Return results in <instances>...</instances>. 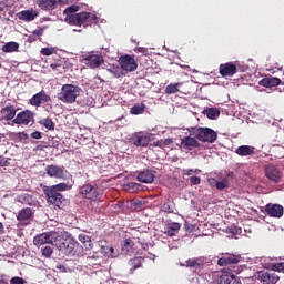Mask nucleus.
I'll return each mask as SVG.
<instances>
[{"mask_svg":"<svg viewBox=\"0 0 284 284\" xmlns=\"http://www.w3.org/2000/svg\"><path fill=\"white\" fill-rule=\"evenodd\" d=\"M190 136H195L197 141L202 143H215L219 139L216 131L210 128L192 126L187 129Z\"/></svg>","mask_w":284,"mask_h":284,"instance_id":"1","label":"nucleus"},{"mask_svg":"<svg viewBox=\"0 0 284 284\" xmlns=\"http://www.w3.org/2000/svg\"><path fill=\"white\" fill-rule=\"evenodd\" d=\"M81 87L74 84H63L58 93V99L62 103H77V99L81 97Z\"/></svg>","mask_w":284,"mask_h":284,"instance_id":"2","label":"nucleus"},{"mask_svg":"<svg viewBox=\"0 0 284 284\" xmlns=\"http://www.w3.org/2000/svg\"><path fill=\"white\" fill-rule=\"evenodd\" d=\"M67 21L70 26H83V28H88V26L97 23V16L91 12H80L67 17Z\"/></svg>","mask_w":284,"mask_h":284,"instance_id":"3","label":"nucleus"},{"mask_svg":"<svg viewBox=\"0 0 284 284\" xmlns=\"http://www.w3.org/2000/svg\"><path fill=\"white\" fill-rule=\"evenodd\" d=\"M43 193L48 205H52L54 210H63L68 205V200L63 197V194L50 191V189H43Z\"/></svg>","mask_w":284,"mask_h":284,"instance_id":"4","label":"nucleus"},{"mask_svg":"<svg viewBox=\"0 0 284 284\" xmlns=\"http://www.w3.org/2000/svg\"><path fill=\"white\" fill-rule=\"evenodd\" d=\"M79 194L89 201H101L103 196V193H101L99 186L90 183H85L84 185L80 186Z\"/></svg>","mask_w":284,"mask_h":284,"instance_id":"5","label":"nucleus"},{"mask_svg":"<svg viewBox=\"0 0 284 284\" xmlns=\"http://www.w3.org/2000/svg\"><path fill=\"white\" fill-rule=\"evenodd\" d=\"M130 141L135 148H148L150 141H152V133L145 131L135 132L132 134Z\"/></svg>","mask_w":284,"mask_h":284,"instance_id":"6","label":"nucleus"},{"mask_svg":"<svg viewBox=\"0 0 284 284\" xmlns=\"http://www.w3.org/2000/svg\"><path fill=\"white\" fill-rule=\"evenodd\" d=\"M81 63H85L88 68L95 69L103 65V55L101 54H93V53H84L80 57Z\"/></svg>","mask_w":284,"mask_h":284,"instance_id":"7","label":"nucleus"},{"mask_svg":"<svg viewBox=\"0 0 284 284\" xmlns=\"http://www.w3.org/2000/svg\"><path fill=\"white\" fill-rule=\"evenodd\" d=\"M264 172H265L266 179H268L271 183H281V181H283V171H281V169H278L274 164L265 165Z\"/></svg>","mask_w":284,"mask_h":284,"instance_id":"8","label":"nucleus"},{"mask_svg":"<svg viewBox=\"0 0 284 284\" xmlns=\"http://www.w3.org/2000/svg\"><path fill=\"white\" fill-rule=\"evenodd\" d=\"M257 281L262 284H277L281 277L274 271H260L257 272Z\"/></svg>","mask_w":284,"mask_h":284,"instance_id":"9","label":"nucleus"},{"mask_svg":"<svg viewBox=\"0 0 284 284\" xmlns=\"http://www.w3.org/2000/svg\"><path fill=\"white\" fill-rule=\"evenodd\" d=\"M12 123L16 125H30V123H34V113L30 110L21 111L12 120Z\"/></svg>","mask_w":284,"mask_h":284,"instance_id":"10","label":"nucleus"},{"mask_svg":"<svg viewBox=\"0 0 284 284\" xmlns=\"http://www.w3.org/2000/svg\"><path fill=\"white\" fill-rule=\"evenodd\" d=\"M241 255L232 253H222V256L217 260L220 267H227L229 265H239L241 263Z\"/></svg>","mask_w":284,"mask_h":284,"instance_id":"11","label":"nucleus"},{"mask_svg":"<svg viewBox=\"0 0 284 284\" xmlns=\"http://www.w3.org/2000/svg\"><path fill=\"white\" fill-rule=\"evenodd\" d=\"M119 63L125 73L134 72L136 68H139L136 60L132 55H128V54L120 57Z\"/></svg>","mask_w":284,"mask_h":284,"instance_id":"12","label":"nucleus"},{"mask_svg":"<svg viewBox=\"0 0 284 284\" xmlns=\"http://www.w3.org/2000/svg\"><path fill=\"white\" fill-rule=\"evenodd\" d=\"M52 101V98L45 93L44 90L36 93L30 100L29 103L30 105H33V108H41L43 103H50Z\"/></svg>","mask_w":284,"mask_h":284,"instance_id":"13","label":"nucleus"},{"mask_svg":"<svg viewBox=\"0 0 284 284\" xmlns=\"http://www.w3.org/2000/svg\"><path fill=\"white\" fill-rule=\"evenodd\" d=\"M54 241V232H44L33 237V245L41 247V245H52Z\"/></svg>","mask_w":284,"mask_h":284,"instance_id":"14","label":"nucleus"},{"mask_svg":"<svg viewBox=\"0 0 284 284\" xmlns=\"http://www.w3.org/2000/svg\"><path fill=\"white\" fill-rule=\"evenodd\" d=\"M45 173L52 179H64L65 178V168L59 165H47Z\"/></svg>","mask_w":284,"mask_h":284,"instance_id":"15","label":"nucleus"},{"mask_svg":"<svg viewBox=\"0 0 284 284\" xmlns=\"http://www.w3.org/2000/svg\"><path fill=\"white\" fill-rule=\"evenodd\" d=\"M1 121H14L17 116V108L12 104H8L7 106L0 110Z\"/></svg>","mask_w":284,"mask_h":284,"instance_id":"16","label":"nucleus"},{"mask_svg":"<svg viewBox=\"0 0 284 284\" xmlns=\"http://www.w3.org/2000/svg\"><path fill=\"white\" fill-rule=\"evenodd\" d=\"M17 17L20 21H26L27 23H30L31 21H34L37 17H39V12L34 9H28L18 12Z\"/></svg>","mask_w":284,"mask_h":284,"instance_id":"17","label":"nucleus"},{"mask_svg":"<svg viewBox=\"0 0 284 284\" xmlns=\"http://www.w3.org/2000/svg\"><path fill=\"white\" fill-rule=\"evenodd\" d=\"M37 6L40 7L41 10L51 11L57 9V3H65L63 0H37Z\"/></svg>","mask_w":284,"mask_h":284,"instance_id":"18","label":"nucleus"},{"mask_svg":"<svg viewBox=\"0 0 284 284\" xmlns=\"http://www.w3.org/2000/svg\"><path fill=\"white\" fill-rule=\"evenodd\" d=\"M265 212L268 216H273L274 219H281L284 214L283 206L278 204H267L265 206Z\"/></svg>","mask_w":284,"mask_h":284,"instance_id":"19","label":"nucleus"},{"mask_svg":"<svg viewBox=\"0 0 284 284\" xmlns=\"http://www.w3.org/2000/svg\"><path fill=\"white\" fill-rule=\"evenodd\" d=\"M236 72H239V69H236V64L232 62H227L220 65L221 77H234Z\"/></svg>","mask_w":284,"mask_h":284,"instance_id":"20","label":"nucleus"},{"mask_svg":"<svg viewBox=\"0 0 284 284\" xmlns=\"http://www.w3.org/2000/svg\"><path fill=\"white\" fill-rule=\"evenodd\" d=\"M77 247H79V242H77L74 239H69L64 250H62V254H65V256H74L77 254Z\"/></svg>","mask_w":284,"mask_h":284,"instance_id":"21","label":"nucleus"},{"mask_svg":"<svg viewBox=\"0 0 284 284\" xmlns=\"http://www.w3.org/2000/svg\"><path fill=\"white\" fill-rule=\"evenodd\" d=\"M69 239H64L63 235H59L57 232H53V240L51 245H54L59 252H63Z\"/></svg>","mask_w":284,"mask_h":284,"instance_id":"22","label":"nucleus"},{"mask_svg":"<svg viewBox=\"0 0 284 284\" xmlns=\"http://www.w3.org/2000/svg\"><path fill=\"white\" fill-rule=\"evenodd\" d=\"M181 146L184 148L185 150H191L192 148H201V143H199L196 136H184L181 140Z\"/></svg>","mask_w":284,"mask_h":284,"instance_id":"23","label":"nucleus"},{"mask_svg":"<svg viewBox=\"0 0 284 284\" xmlns=\"http://www.w3.org/2000/svg\"><path fill=\"white\" fill-rule=\"evenodd\" d=\"M235 154H237V156H254V154H256V148L252 145H241L235 149Z\"/></svg>","mask_w":284,"mask_h":284,"instance_id":"24","label":"nucleus"},{"mask_svg":"<svg viewBox=\"0 0 284 284\" xmlns=\"http://www.w3.org/2000/svg\"><path fill=\"white\" fill-rule=\"evenodd\" d=\"M181 230V223L179 222H172V223H168L164 226V231L163 233L166 236H176L178 232Z\"/></svg>","mask_w":284,"mask_h":284,"instance_id":"25","label":"nucleus"},{"mask_svg":"<svg viewBox=\"0 0 284 284\" xmlns=\"http://www.w3.org/2000/svg\"><path fill=\"white\" fill-rule=\"evenodd\" d=\"M144 261H145V258H143V257H133V258L129 260L128 267L130 270V274H134V272H136V270H140V267H143Z\"/></svg>","mask_w":284,"mask_h":284,"instance_id":"26","label":"nucleus"},{"mask_svg":"<svg viewBox=\"0 0 284 284\" xmlns=\"http://www.w3.org/2000/svg\"><path fill=\"white\" fill-rule=\"evenodd\" d=\"M154 178L152 170H144L138 173V181H140V183H152Z\"/></svg>","mask_w":284,"mask_h":284,"instance_id":"27","label":"nucleus"},{"mask_svg":"<svg viewBox=\"0 0 284 284\" xmlns=\"http://www.w3.org/2000/svg\"><path fill=\"white\" fill-rule=\"evenodd\" d=\"M282 81L278 78H264L260 81V85H263V88H276L281 85Z\"/></svg>","mask_w":284,"mask_h":284,"instance_id":"28","label":"nucleus"},{"mask_svg":"<svg viewBox=\"0 0 284 284\" xmlns=\"http://www.w3.org/2000/svg\"><path fill=\"white\" fill-rule=\"evenodd\" d=\"M186 266L193 270H201L205 266V258L194 257L186 261Z\"/></svg>","mask_w":284,"mask_h":284,"instance_id":"29","label":"nucleus"},{"mask_svg":"<svg viewBox=\"0 0 284 284\" xmlns=\"http://www.w3.org/2000/svg\"><path fill=\"white\" fill-rule=\"evenodd\" d=\"M219 284H241V280L235 275L223 274L219 278Z\"/></svg>","mask_w":284,"mask_h":284,"instance_id":"30","label":"nucleus"},{"mask_svg":"<svg viewBox=\"0 0 284 284\" xmlns=\"http://www.w3.org/2000/svg\"><path fill=\"white\" fill-rule=\"evenodd\" d=\"M32 214L34 213L32 212L31 207L22 209L19 211L17 220L20 221L21 223H23V221H30V219H32Z\"/></svg>","mask_w":284,"mask_h":284,"instance_id":"31","label":"nucleus"},{"mask_svg":"<svg viewBox=\"0 0 284 284\" xmlns=\"http://www.w3.org/2000/svg\"><path fill=\"white\" fill-rule=\"evenodd\" d=\"M78 239L84 245V250L90 251L92 250V247H94V244L92 243V237H90V235H87L85 233H81L78 236Z\"/></svg>","mask_w":284,"mask_h":284,"instance_id":"32","label":"nucleus"},{"mask_svg":"<svg viewBox=\"0 0 284 284\" xmlns=\"http://www.w3.org/2000/svg\"><path fill=\"white\" fill-rule=\"evenodd\" d=\"M183 85V82H178V83H170L165 88V94H176L179 92V88Z\"/></svg>","mask_w":284,"mask_h":284,"instance_id":"33","label":"nucleus"},{"mask_svg":"<svg viewBox=\"0 0 284 284\" xmlns=\"http://www.w3.org/2000/svg\"><path fill=\"white\" fill-rule=\"evenodd\" d=\"M19 50V43L17 42H8L2 47V52H18Z\"/></svg>","mask_w":284,"mask_h":284,"instance_id":"34","label":"nucleus"},{"mask_svg":"<svg viewBox=\"0 0 284 284\" xmlns=\"http://www.w3.org/2000/svg\"><path fill=\"white\" fill-rule=\"evenodd\" d=\"M40 125H43V128H45L47 130H50V132H53L55 124L54 121H52V119L50 118H45L39 121Z\"/></svg>","mask_w":284,"mask_h":284,"instance_id":"35","label":"nucleus"},{"mask_svg":"<svg viewBox=\"0 0 284 284\" xmlns=\"http://www.w3.org/2000/svg\"><path fill=\"white\" fill-rule=\"evenodd\" d=\"M47 190H50L51 192H55V193H61V192H65V190H68V184L67 183H59L52 186H47Z\"/></svg>","mask_w":284,"mask_h":284,"instance_id":"36","label":"nucleus"},{"mask_svg":"<svg viewBox=\"0 0 284 284\" xmlns=\"http://www.w3.org/2000/svg\"><path fill=\"white\" fill-rule=\"evenodd\" d=\"M204 114L207 116V119L214 120L216 116L221 115V111L215 108H210L205 110Z\"/></svg>","mask_w":284,"mask_h":284,"instance_id":"37","label":"nucleus"},{"mask_svg":"<svg viewBox=\"0 0 284 284\" xmlns=\"http://www.w3.org/2000/svg\"><path fill=\"white\" fill-rule=\"evenodd\" d=\"M145 112V104H135L131 108L130 113L134 115L143 114Z\"/></svg>","mask_w":284,"mask_h":284,"instance_id":"38","label":"nucleus"},{"mask_svg":"<svg viewBox=\"0 0 284 284\" xmlns=\"http://www.w3.org/2000/svg\"><path fill=\"white\" fill-rule=\"evenodd\" d=\"M109 72H111V74L114 75L116 79L125 75V71L121 67H113L112 69H109Z\"/></svg>","mask_w":284,"mask_h":284,"instance_id":"39","label":"nucleus"},{"mask_svg":"<svg viewBox=\"0 0 284 284\" xmlns=\"http://www.w3.org/2000/svg\"><path fill=\"white\" fill-rule=\"evenodd\" d=\"M125 190H128L129 192H132V193L139 192V190H141V184L130 182L129 184L125 185Z\"/></svg>","mask_w":284,"mask_h":284,"instance_id":"40","label":"nucleus"},{"mask_svg":"<svg viewBox=\"0 0 284 284\" xmlns=\"http://www.w3.org/2000/svg\"><path fill=\"white\" fill-rule=\"evenodd\" d=\"M41 254L42 256H44V258H50V256L54 254V250L52 248V246H44L43 248H41Z\"/></svg>","mask_w":284,"mask_h":284,"instance_id":"41","label":"nucleus"},{"mask_svg":"<svg viewBox=\"0 0 284 284\" xmlns=\"http://www.w3.org/2000/svg\"><path fill=\"white\" fill-rule=\"evenodd\" d=\"M74 12H79V6H70L67 9H64L63 14H67V17H70L72 14H75Z\"/></svg>","mask_w":284,"mask_h":284,"instance_id":"42","label":"nucleus"},{"mask_svg":"<svg viewBox=\"0 0 284 284\" xmlns=\"http://www.w3.org/2000/svg\"><path fill=\"white\" fill-rule=\"evenodd\" d=\"M50 68L52 70H61V68H63V60H55L54 62H51Z\"/></svg>","mask_w":284,"mask_h":284,"instance_id":"43","label":"nucleus"},{"mask_svg":"<svg viewBox=\"0 0 284 284\" xmlns=\"http://www.w3.org/2000/svg\"><path fill=\"white\" fill-rule=\"evenodd\" d=\"M57 51L54 50V48H42L41 49V54H43V57H52V54H54Z\"/></svg>","mask_w":284,"mask_h":284,"instance_id":"44","label":"nucleus"},{"mask_svg":"<svg viewBox=\"0 0 284 284\" xmlns=\"http://www.w3.org/2000/svg\"><path fill=\"white\" fill-rule=\"evenodd\" d=\"M229 182L226 179L222 180V181H217V184L215 185L216 190H225V187H227Z\"/></svg>","mask_w":284,"mask_h":284,"instance_id":"45","label":"nucleus"},{"mask_svg":"<svg viewBox=\"0 0 284 284\" xmlns=\"http://www.w3.org/2000/svg\"><path fill=\"white\" fill-rule=\"evenodd\" d=\"M102 252L105 254V256H112L114 254V247L102 246Z\"/></svg>","mask_w":284,"mask_h":284,"instance_id":"46","label":"nucleus"},{"mask_svg":"<svg viewBox=\"0 0 284 284\" xmlns=\"http://www.w3.org/2000/svg\"><path fill=\"white\" fill-rule=\"evenodd\" d=\"M10 284H26V280H23V277L16 276L10 280Z\"/></svg>","mask_w":284,"mask_h":284,"instance_id":"47","label":"nucleus"},{"mask_svg":"<svg viewBox=\"0 0 284 284\" xmlns=\"http://www.w3.org/2000/svg\"><path fill=\"white\" fill-rule=\"evenodd\" d=\"M123 247H126V250H132V247H134V242L130 239H125L123 241Z\"/></svg>","mask_w":284,"mask_h":284,"instance_id":"48","label":"nucleus"},{"mask_svg":"<svg viewBox=\"0 0 284 284\" xmlns=\"http://www.w3.org/2000/svg\"><path fill=\"white\" fill-rule=\"evenodd\" d=\"M191 185H201V178L193 175L190 178Z\"/></svg>","mask_w":284,"mask_h":284,"instance_id":"49","label":"nucleus"},{"mask_svg":"<svg viewBox=\"0 0 284 284\" xmlns=\"http://www.w3.org/2000/svg\"><path fill=\"white\" fill-rule=\"evenodd\" d=\"M8 165H10L8 158L0 155V168H8Z\"/></svg>","mask_w":284,"mask_h":284,"instance_id":"50","label":"nucleus"},{"mask_svg":"<svg viewBox=\"0 0 284 284\" xmlns=\"http://www.w3.org/2000/svg\"><path fill=\"white\" fill-rule=\"evenodd\" d=\"M152 146L153 148H161V150H163V148H165L164 144H163V139L158 140L156 142H153Z\"/></svg>","mask_w":284,"mask_h":284,"instance_id":"51","label":"nucleus"},{"mask_svg":"<svg viewBox=\"0 0 284 284\" xmlns=\"http://www.w3.org/2000/svg\"><path fill=\"white\" fill-rule=\"evenodd\" d=\"M230 232L231 234H234V236H236V234H241V227L231 226Z\"/></svg>","mask_w":284,"mask_h":284,"instance_id":"52","label":"nucleus"},{"mask_svg":"<svg viewBox=\"0 0 284 284\" xmlns=\"http://www.w3.org/2000/svg\"><path fill=\"white\" fill-rule=\"evenodd\" d=\"M207 183L209 185H211V187H216V184L219 183V181L214 178H209Z\"/></svg>","mask_w":284,"mask_h":284,"instance_id":"53","label":"nucleus"},{"mask_svg":"<svg viewBox=\"0 0 284 284\" xmlns=\"http://www.w3.org/2000/svg\"><path fill=\"white\" fill-rule=\"evenodd\" d=\"M31 139H37V140L42 139V133L39 131H34L31 133Z\"/></svg>","mask_w":284,"mask_h":284,"instance_id":"54","label":"nucleus"},{"mask_svg":"<svg viewBox=\"0 0 284 284\" xmlns=\"http://www.w3.org/2000/svg\"><path fill=\"white\" fill-rule=\"evenodd\" d=\"M174 143V140L172 138H168L163 140L164 148H168V145H172Z\"/></svg>","mask_w":284,"mask_h":284,"instance_id":"55","label":"nucleus"},{"mask_svg":"<svg viewBox=\"0 0 284 284\" xmlns=\"http://www.w3.org/2000/svg\"><path fill=\"white\" fill-rule=\"evenodd\" d=\"M284 266L283 263H277L274 265V272H283Z\"/></svg>","mask_w":284,"mask_h":284,"instance_id":"56","label":"nucleus"},{"mask_svg":"<svg viewBox=\"0 0 284 284\" xmlns=\"http://www.w3.org/2000/svg\"><path fill=\"white\" fill-rule=\"evenodd\" d=\"M36 37H43V29L39 28L33 31Z\"/></svg>","mask_w":284,"mask_h":284,"instance_id":"57","label":"nucleus"},{"mask_svg":"<svg viewBox=\"0 0 284 284\" xmlns=\"http://www.w3.org/2000/svg\"><path fill=\"white\" fill-rule=\"evenodd\" d=\"M2 234H6V227L3 226V223L0 222V236H1Z\"/></svg>","mask_w":284,"mask_h":284,"instance_id":"58","label":"nucleus"},{"mask_svg":"<svg viewBox=\"0 0 284 284\" xmlns=\"http://www.w3.org/2000/svg\"><path fill=\"white\" fill-rule=\"evenodd\" d=\"M138 52L145 54V52H148V49L145 47H140V48H138Z\"/></svg>","mask_w":284,"mask_h":284,"instance_id":"59","label":"nucleus"},{"mask_svg":"<svg viewBox=\"0 0 284 284\" xmlns=\"http://www.w3.org/2000/svg\"><path fill=\"white\" fill-rule=\"evenodd\" d=\"M57 270H60L61 272H65V266L63 264H58Z\"/></svg>","mask_w":284,"mask_h":284,"instance_id":"60","label":"nucleus"},{"mask_svg":"<svg viewBox=\"0 0 284 284\" xmlns=\"http://www.w3.org/2000/svg\"><path fill=\"white\" fill-rule=\"evenodd\" d=\"M192 173H194V170H192V169L186 170V175L187 176L192 175Z\"/></svg>","mask_w":284,"mask_h":284,"instance_id":"61","label":"nucleus"},{"mask_svg":"<svg viewBox=\"0 0 284 284\" xmlns=\"http://www.w3.org/2000/svg\"><path fill=\"white\" fill-rule=\"evenodd\" d=\"M110 284H123V283H121V282H119V281L112 280V281L110 282Z\"/></svg>","mask_w":284,"mask_h":284,"instance_id":"62","label":"nucleus"},{"mask_svg":"<svg viewBox=\"0 0 284 284\" xmlns=\"http://www.w3.org/2000/svg\"><path fill=\"white\" fill-rule=\"evenodd\" d=\"M0 284H8V282H6V281H0Z\"/></svg>","mask_w":284,"mask_h":284,"instance_id":"63","label":"nucleus"},{"mask_svg":"<svg viewBox=\"0 0 284 284\" xmlns=\"http://www.w3.org/2000/svg\"><path fill=\"white\" fill-rule=\"evenodd\" d=\"M165 210H166L168 212H172V211L170 210V206L165 207Z\"/></svg>","mask_w":284,"mask_h":284,"instance_id":"64","label":"nucleus"}]
</instances>
